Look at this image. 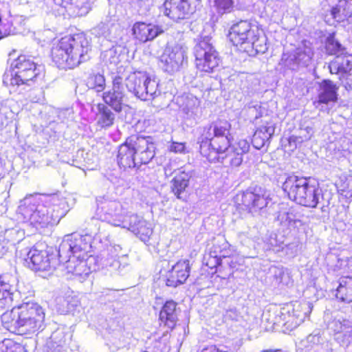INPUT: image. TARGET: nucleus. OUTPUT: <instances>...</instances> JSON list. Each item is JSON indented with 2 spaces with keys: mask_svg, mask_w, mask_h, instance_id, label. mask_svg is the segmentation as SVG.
<instances>
[{
  "mask_svg": "<svg viewBox=\"0 0 352 352\" xmlns=\"http://www.w3.org/2000/svg\"><path fill=\"white\" fill-rule=\"evenodd\" d=\"M65 199L58 195H30L21 201L19 215L36 229L56 224L68 212Z\"/></svg>",
  "mask_w": 352,
  "mask_h": 352,
  "instance_id": "f257e3e1",
  "label": "nucleus"
},
{
  "mask_svg": "<svg viewBox=\"0 0 352 352\" xmlns=\"http://www.w3.org/2000/svg\"><path fill=\"white\" fill-rule=\"evenodd\" d=\"M93 237L91 234L78 232L64 236L58 248V257L67 273L82 278L87 277L97 267L90 265L96 258L88 254L92 250Z\"/></svg>",
  "mask_w": 352,
  "mask_h": 352,
  "instance_id": "f03ea898",
  "label": "nucleus"
},
{
  "mask_svg": "<svg viewBox=\"0 0 352 352\" xmlns=\"http://www.w3.org/2000/svg\"><path fill=\"white\" fill-rule=\"evenodd\" d=\"M282 188L290 200L307 208L328 206L332 199L331 192L323 191L318 182L311 177L288 175L283 183Z\"/></svg>",
  "mask_w": 352,
  "mask_h": 352,
  "instance_id": "7ed1b4c3",
  "label": "nucleus"
},
{
  "mask_svg": "<svg viewBox=\"0 0 352 352\" xmlns=\"http://www.w3.org/2000/svg\"><path fill=\"white\" fill-rule=\"evenodd\" d=\"M45 316L41 306L28 302L3 312L1 321L10 331L21 335L34 333L43 329Z\"/></svg>",
  "mask_w": 352,
  "mask_h": 352,
  "instance_id": "20e7f679",
  "label": "nucleus"
},
{
  "mask_svg": "<svg viewBox=\"0 0 352 352\" xmlns=\"http://www.w3.org/2000/svg\"><path fill=\"white\" fill-rule=\"evenodd\" d=\"M90 50L89 41L85 34L65 36L53 46L52 60L60 69H73L87 60Z\"/></svg>",
  "mask_w": 352,
  "mask_h": 352,
  "instance_id": "39448f33",
  "label": "nucleus"
},
{
  "mask_svg": "<svg viewBox=\"0 0 352 352\" xmlns=\"http://www.w3.org/2000/svg\"><path fill=\"white\" fill-rule=\"evenodd\" d=\"M155 146L151 136L131 135L119 146L118 163L123 168H139L155 156Z\"/></svg>",
  "mask_w": 352,
  "mask_h": 352,
  "instance_id": "423d86ee",
  "label": "nucleus"
},
{
  "mask_svg": "<svg viewBox=\"0 0 352 352\" xmlns=\"http://www.w3.org/2000/svg\"><path fill=\"white\" fill-rule=\"evenodd\" d=\"M230 129V124L226 120H218L205 128L200 144L201 155L209 161L215 162L219 161L218 155L229 152L231 145Z\"/></svg>",
  "mask_w": 352,
  "mask_h": 352,
  "instance_id": "0eeeda50",
  "label": "nucleus"
},
{
  "mask_svg": "<svg viewBox=\"0 0 352 352\" xmlns=\"http://www.w3.org/2000/svg\"><path fill=\"white\" fill-rule=\"evenodd\" d=\"M128 90L142 100H151L160 94L159 82L146 72H135L125 78Z\"/></svg>",
  "mask_w": 352,
  "mask_h": 352,
  "instance_id": "6e6552de",
  "label": "nucleus"
},
{
  "mask_svg": "<svg viewBox=\"0 0 352 352\" xmlns=\"http://www.w3.org/2000/svg\"><path fill=\"white\" fill-rule=\"evenodd\" d=\"M313 305L310 302H295L285 305L278 309L274 323H282L287 329L292 330L299 326L311 314Z\"/></svg>",
  "mask_w": 352,
  "mask_h": 352,
  "instance_id": "1a4fd4ad",
  "label": "nucleus"
},
{
  "mask_svg": "<svg viewBox=\"0 0 352 352\" xmlns=\"http://www.w3.org/2000/svg\"><path fill=\"white\" fill-rule=\"evenodd\" d=\"M212 37L201 35L197 38L194 47L195 65L198 69L205 72H212L220 63L219 53L211 42Z\"/></svg>",
  "mask_w": 352,
  "mask_h": 352,
  "instance_id": "9d476101",
  "label": "nucleus"
},
{
  "mask_svg": "<svg viewBox=\"0 0 352 352\" xmlns=\"http://www.w3.org/2000/svg\"><path fill=\"white\" fill-rule=\"evenodd\" d=\"M230 250L228 243L223 239H214L203 258V263L210 269L216 268L223 263L229 265L232 274L236 272L241 265L235 258L230 257Z\"/></svg>",
  "mask_w": 352,
  "mask_h": 352,
  "instance_id": "9b49d317",
  "label": "nucleus"
},
{
  "mask_svg": "<svg viewBox=\"0 0 352 352\" xmlns=\"http://www.w3.org/2000/svg\"><path fill=\"white\" fill-rule=\"evenodd\" d=\"M12 68L10 83L13 85L28 84L37 76L41 66L35 61V58L21 54L11 64Z\"/></svg>",
  "mask_w": 352,
  "mask_h": 352,
  "instance_id": "f8f14e48",
  "label": "nucleus"
},
{
  "mask_svg": "<svg viewBox=\"0 0 352 352\" xmlns=\"http://www.w3.org/2000/svg\"><path fill=\"white\" fill-rule=\"evenodd\" d=\"M132 214L119 201L104 200L98 204L96 212L97 218L102 221L117 227L124 228L127 223L128 216Z\"/></svg>",
  "mask_w": 352,
  "mask_h": 352,
  "instance_id": "ddd939ff",
  "label": "nucleus"
},
{
  "mask_svg": "<svg viewBox=\"0 0 352 352\" xmlns=\"http://www.w3.org/2000/svg\"><path fill=\"white\" fill-rule=\"evenodd\" d=\"M186 61V47L179 43L168 45L160 56V67L164 72L174 74L182 68Z\"/></svg>",
  "mask_w": 352,
  "mask_h": 352,
  "instance_id": "4468645a",
  "label": "nucleus"
},
{
  "mask_svg": "<svg viewBox=\"0 0 352 352\" xmlns=\"http://www.w3.org/2000/svg\"><path fill=\"white\" fill-rule=\"evenodd\" d=\"M201 0H165L161 12L170 19L177 21L188 18Z\"/></svg>",
  "mask_w": 352,
  "mask_h": 352,
  "instance_id": "2eb2a0df",
  "label": "nucleus"
},
{
  "mask_svg": "<svg viewBox=\"0 0 352 352\" xmlns=\"http://www.w3.org/2000/svg\"><path fill=\"white\" fill-rule=\"evenodd\" d=\"M28 266L35 271L50 272L56 269L59 264L60 258L54 254H50L47 250H39L32 248L27 254L25 258Z\"/></svg>",
  "mask_w": 352,
  "mask_h": 352,
  "instance_id": "dca6fc26",
  "label": "nucleus"
},
{
  "mask_svg": "<svg viewBox=\"0 0 352 352\" xmlns=\"http://www.w3.org/2000/svg\"><path fill=\"white\" fill-rule=\"evenodd\" d=\"M54 12L58 15L72 17L83 16L91 9V0H53Z\"/></svg>",
  "mask_w": 352,
  "mask_h": 352,
  "instance_id": "f3484780",
  "label": "nucleus"
},
{
  "mask_svg": "<svg viewBox=\"0 0 352 352\" xmlns=\"http://www.w3.org/2000/svg\"><path fill=\"white\" fill-rule=\"evenodd\" d=\"M123 82L122 76L119 75L114 76L111 89L102 93V100L104 104L111 107L117 113L121 112L124 107L126 106V96Z\"/></svg>",
  "mask_w": 352,
  "mask_h": 352,
  "instance_id": "a211bd4d",
  "label": "nucleus"
},
{
  "mask_svg": "<svg viewBox=\"0 0 352 352\" xmlns=\"http://www.w3.org/2000/svg\"><path fill=\"white\" fill-rule=\"evenodd\" d=\"M121 251L122 248L119 245H109L107 250L101 252L96 261L99 262L102 267L120 272L127 264L126 256L121 254Z\"/></svg>",
  "mask_w": 352,
  "mask_h": 352,
  "instance_id": "6ab92c4d",
  "label": "nucleus"
},
{
  "mask_svg": "<svg viewBox=\"0 0 352 352\" xmlns=\"http://www.w3.org/2000/svg\"><path fill=\"white\" fill-rule=\"evenodd\" d=\"M271 200L270 192L257 185L252 186L243 192V204L252 212H258L267 207Z\"/></svg>",
  "mask_w": 352,
  "mask_h": 352,
  "instance_id": "aec40b11",
  "label": "nucleus"
},
{
  "mask_svg": "<svg viewBox=\"0 0 352 352\" xmlns=\"http://www.w3.org/2000/svg\"><path fill=\"white\" fill-rule=\"evenodd\" d=\"M190 269L189 260L183 259L177 261L167 272L166 285L176 287L184 284L190 276Z\"/></svg>",
  "mask_w": 352,
  "mask_h": 352,
  "instance_id": "412c9836",
  "label": "nucleus"
},
{
  "mask_svg": "<svg viewBox=\"0 0 352 352\" xmlns=\"http://www.w3.org/2000/svg\"><path fill=\"white\" fill-rule=\"evenodd\" d=\"M129 221L125 223L124 228L132 232L144 243L148 241L153 234V228L151 225L142 217L132 213L128 216Z\"/></svg>",
  "mask_w": 352,
  "mask_h": 352,
  "instance_id": "4be33fe9",
  "label": "nucleus"
},
{
  "mask_svg": "<svg viewBox=\"0 0 352 352\" xmlns=\"http://www.w3.org/2000/svg\"><path fill=\"white\" fill-rule=\"evenodd\" d=\"M132 30L135 39L142 43L152 41L164 32L161 26L143 22L135 23Z\"/></svg>",
  "mask_w": 352,
  "mask_h": 352,
  "instance_id": "5701e85b",
  "label": "nucleus"
},
{
  "mask_svg": "<svg viewBox=\"0 0 352 352\" xmlns=\"http://www.w3.org/2000/svg\"><path fill=\"white\" fill-rule=\"evenodd\" d=\"M339 87L330 80H323L318 85V101L315 104H334L338 100Z\"/></svg>",
  "mask_w": 352,
  "mask_h": 352,
  "instance_id": "b1692460",
  "label": "nucleus"
},
{
  "mask_svg": "<svg viewBox=\"0 0 352 352\" xmlns=\"http://www.w3.org/2000/svg\"><path fill=\"white\" fill-rule=\"evenodd\" d=\"M95 120L96 124L100 129H108L113 125L116 115L111 109L103 103H99L96 107Z\"/></svg>",
  "mask_w": 352,
  "mask_h": 352,
  "instance_id": "393cba45",
  "label": "nucleus"
},
{
  "mask_svg": "<svg viewBox=\"0 0 352 352\" xmlns=\"http://www.w3.org/2000/svg\"><path fill=\"white\" fill-rule=\"evenodd\" d=\"M12 286L7 276H0V311L12 306Z\"/></svg>",
  "mask_w": 352,
  "mask_h": 352,
  "instance_id": "a878e982",
  "label": "nucleus"
},
{
  "mask_svg": "<svg viewBox=\"0 0 352 352\" xmlns=\"http://www.w3.org/2000/svg\"><path fill=\"white\" fill-rule=\"evenodd\" d=\"M176 307L173 300L166 301L160 313V321L170 329H173L177 322Z\"/></svg>",
  "mask_w": 352,
  "mask_h": 352,
  "instance_id": "bb28decb",
  "label": "nucleus"
},
{
  "mask_svg": "<svg viewBox=\"0 0 352 352\" xmlns=\"http://www.w3.org/2000/svg\"><path fill=\"white\" fill-rule=\"evenodd\" d=\"M191 176L189 172L179 170L178 173L172 179L171 190L177 198H181L182 193L184 192L189 186Z\"/></svg>",
  "mask_w": 352,
  "mask_h": 352,
  "instance_id": "cd10ccee",
  "label": "nucleus"
},
{
  "mask_svg": "<svg viewBox=\"0 0 352 352\" xmlns=\"http://www.w3.org/2000/svg\"><path fill=\"white\" fill-rule=\"evenodd\" d=\"M331 15L337 22L344 21L352 16V3L346 0H340L331 10Z\"/></svg>",
  "mask_w": 352,
  "mask_h": 352,
  "instance_id": "c85d7f7f",
  "label": "nucleus"
},
{
  "mask_svg": "<svg viewBox=\"0 0 352 352\" xmlns=\"http://www.w3.org/2000/svg\"><path fill=\"white\" fill-rule=\"evenodd\" d=\"M274 131L275 128L272 125L262 126L256 129L252 139L253 146L257 149L263 148Z\"/></svg>",
  "mask_w": 352,
  "mask_h": 352,
  "instance_id": "c756f323",
  "label": "nucleus"
},
{
  "mask_svg": "<svg viewBox=\"0 0 352 352\" xmlns=\"http://www.w3.org/2000/svg\"><path fill=\"white\" fill-rule=\"evenodd\" d=\"M245 35L246 41L243 38V44L250 43L256 54H264L267 50V38L264 35L257 36L251 30L247 31Z\"/></svg>",
  "mask_w": 352,
  "mask_h": 352,
  "instance_id": "7c9ffc66",
  "label": "nucleus"
},
{
  "mask_svg": "<svg viewBox=\"0 0 352 352\" xmlns=\"http://www.w3.org/2000/svg\"><path fill=\"white\" fill-rule=\"evenodd\" d=\"M314 52L310 43L303 42L302 45L298 47L294 53V58L298 66H308L312 59Z\"/></svg>",
  "mask_w": 352,
  "mask_h": 352,
  "instance_id": "2f4dec72",
  "label": "nucleus"
},
{
  "mask_svg": "<svg viewBox=\"0 0 352 352\" xmlns=\"http://www.w3.org/2000/svg\"><path fill=\"white\" fill-rule=\"evenodd\" d=\"M336 297L343 302H352V277L345 276L340 279Z\"/></svg>",
  "mask_w": 352,
  "mask_h": 352,
  "instance_id": "473e14b6",
  "label": "nucleus"
},
{
  "mask_svg": "<svg viewBox=\"0 0 352 352\" xmlns=\"http://www.w3.org/2000/svg\"><path fill=\"white\" fill-rule=\"evenodd\" d=\"M336 186L341 199L346 202L352 200V175L340 177Z\"/></svg>",
  "mask_w": 352,
  "mask_h": 352,
  "instance_id": "72a5a7b5",
  "label": "nucleus"
},
{
  "mask_svg": "<svg viewBox=\"0 0 352 352\" xmlns=\"http://www.w3.org/2000/svg\"><path fill=\"white\" fill-rule=\"evenodd\" d=\"M58 311L65 314L74 310L78 306L79 300L76 296L68 295L65 297H58L56 299Z\"/></svg>",
  "mask_w": 352,
  "mask_h": 352,
  "instance_id": "f704fd0d",
  "label": "nucleus"
},
{
  "mask_svg": "<svg viewBox=\"0 0 352 352\" xmlns=\"http://www.w3.org/2000/svg\"><path fill=\"white\" fill-rule=\"evenodd\" d=\"M199 103L197 98L193 96H186L182 111L188 118H191L197 113Z\"/></svg>",
  "mask_w": 352,
  "mask_h": 352,
  "instance_id": "c9c22d12",
  "label": "nucleus"
},
{
  "mask_svg": "<svg viewBox=\"0 0 352 352\" xmlns=\"http://www.w3.org/2000/svg\"><path fill=\"white\" fill-rule=\"evenodd\" d=\"M9 5L4 1H0V39L12 34V25L8 23H2V19L6 14H9Z\"/></svg>",
  "mask_w": 352,
  "mask_h": 352,
  "instance_id": "e433bc0d",
  "label": "nucleus"
},
{
  "mask_svg": "<svg viewBox=\"0 0 352 352\" xmlns=\"http://www.w3.org/2000/svg\"><path fill=\"white\" fill-rule=\"evenodd\" d=\"M228 38L236 50H240L242 46V27L240 22L232 25L229 30Z\"/></svg>",
  "mask_w": 352,
  "mask_h": 352,
  "instance_id": "4c0bfd02",
  "label": "nucleus"
},
{
  "mask_svg": "<svg viewBox=\"0 0 352 352\" xmlns=\"http://www.w3.org/2000/svg\"><path fill=\"white\" fill-rule=\"evenodd\" d=\"M350 327V322L345 319H333L328 324V329L336 336V339L339 341L340 333Z\"/></svg>",
  "mask_w": 352,
  "mask_h": 352,
  "instance_id": "58836bf2",
  "label": "nucleus"
},
{
  "mask_svg": "<svg viewBox=\"0 0 352 352\" xmlns=\"http://www.w3.org/2000/svg\"><path fill=\"white\" fill-rule=\"evenodd\" d=\"M271 274H274L275 276H282L281 278L280 279V280H279L280 286H289L292 285L293 283V279L291 272L287 269L276 266H272Z\"/></svg>",
  "mask_w": 352,
  "mask_h": 352,
  "instance_id": "ea45409f",
  "label": "nucleus"
},
{
  "mask_svg": "<svg viewBox=\"0 0 352 352\" xmlns=\"http://www.w3.org/2000/svg\"><path fill=\"white\" fill-rule=\"evenodd\" d=\"M65 329L64 327H58L52 333L48 341L49 346L55 349L62 346L65 342Z\"/></svg>",
  "mask_w": 352,
  "mask_h": 352,
  "instance_id": "a19ab883",
  "label": "nucleus"
},
{
  "mask_svg": "<svg viewBox=\"0 0 352 352\" xmlns=\"http://www.w3.org/2000/svg\"><path fill=\"white\" fill-rule=\"evenodd\" d=\"M87 84L90 89H94L96 92H102L106 86L105 78L100 74H93L89 76Z\"/></svg>",
  "mask_w": 352,
  "mask_h": 352,
  "instance_id": "79ce46f5",
  "label": "nucleus"
},
{
  "mask_svg": "<svg viewBox=\"0 0 352 352\" xmlns=\"http://www.w3.org/2000/svg\"><path fill=\"white\" fill-rule=\"evenodd\" d=\"M313 133V129L310 126H307L305 129H300L298 135H292L289 138V143L290 144H294L297 146L303 142L310 140Z\"/></svg>",
  "mask_w": 352,
  "mask_h": 352,
  "instance_id": "37998d69",
  "label": "nucleus"
},
{
  "mask_svg": "<svg viewBox=\"0 0 352 352\" xmlns=\"http://www.w3.org/2000/svg\"><path fill=\"white\" fill-rule=\"evenodd\" d=\"M327 51L331 54L340 56L344 54V49L342 45L335 39L333 36H330L327 38L326 41Z\"/></svg>",
  "mask_w": 352,
  "mask_h": 352,
  "instance_id": "c03bdc74",
  "label": "nucleus"
},
{
  "mask_svg": "<svg viewBox=\"0 0 352 352\" xmlns=\"http://www.w3.org/2000/svg\"><path fill=\"white\" fill-rule=\"evenodd\" d=\"M277 220L285 227L294 226L296 215L290 211H280L277 216Z\"/></svg>",
  "mask_w": 352,
  "mask_h": 352,
  "instance_id": "a18cd8bd",
  "label": "nucleus"
},
{
  "mask_svg": "<svg viewBox=\"0 0 352 352\" xmlns=\"http://www.w3.org/2000/svg\"><path fill=\"white\" fill-rule=\"evenodd\" d=\"M25 232L23 230L16 228L6 230L5 232V237L8 241L14 245L23 239Z\"/></svg>",
  "mask_w": 352,
  "mask_h": 352,
  "instance_id": "49530a36",
  "label": "nucleus"
},
{
  "mask_svg": "<svg viewBox=\"0 0 352 352\" xmlns=\"http://www.w3.org/2000/svg\"><path fill=\"white\" fill-rule=\"evenodd\" d=\"M246 324L243 325V328L245 327L246 330H249L252 333L248 336V338L250 340L252 339V337H256V331L258 329V318L253 315H247V318L245 319Z\"/></svg>",
  "mask_w": 352,
  "mask_h": 352,
  "instance_id": "de8ad7c7",
  "label": "nucleus"
},
{
  "mask_svg": "<svg viewBox=\"0 0 352 352\" xmlns=\"http://www.w3.org/2000/svg\"><path fill=\"white\" fill-rule=\"evenodd\" d=\"M285 248L283 242L278 240L276 234L271 235L267 241V249L278 252Z\"/></svg>",
  "mask_w": 352,
  "mask_h": 352,
  "instance_id": "09e8293b",
  "label": "nucleus"
},
{
  "mask_svg": "<svg viewBox=\"0 0 352 352\" xmlns=\"http://www.w3.org/2000/svg\"><path fill=\"white\" fill-rule=\"evenodd\" d=\"M338 57L340 61L341 68L344 70V74L352 73V55L338 56Z\"/></svg>",
  "mask_w": 352,
  "mask_h": 352,
  "instance_id": "8fccbe9b",
  "label": "nucleus"
},
{
  "mask_svg": "<svg viewBox=\"0 0 352 352\" xmlns=\"http://www.w3.org/2000/svg\"><path fill=\"white\" fill-rule=\"evenodd\" d=\"M280 64L293 70L296 69L298 67V64L295 60V58H294V54H289L287 53H283L280 60Z\"/></svg>",
  "mask_w": 352,
  "mask_h": 352,
  "instance_id": "3c124183",
  "label": "nucleus"
},
{
  "mask_svg": "<svg viewBox=\"0 0 352 352\" xmlns=\"http://www.w3.org/2000/svg\"><path fill=\"white\" fill-rule=\"evenodd\" d=\"M214 3L218 12L221 14L230 12L233 4L232 0H215Z\"/></svg>",
  "mask_w": 352,
  "mask_h": 352,
  "instance_id": "603ef678",
  "label": "nucleus"
},
{
  "mask_svg": "<svg viewBox=\"0 0 352 352\" xmlns=\"http://www.w3.org/2000/svg\"><path fill=\"white\" fill-rule=\"evenodd\" d=\"M168 150L171 152L179 154L188 153V148L184 142H177L173 141L168 146Z\"/></svg>",
  "mask_w": 352,
  "mask_h": 352,
  "instance_id": "864d4df0",
  "label": "nucleus"
},
{
  "mask_svg": "<svg viewBox=\"0 0 352 352\" xmlns=\"http://www.w3.org/2000/svg\"><path fill=\"white\" fill-rule=\"evenodd\" d=\"M278 311V309H276L274 310H267L266 311H265L263 314V316H262V320L263 321H265L267 322V323H269L270 324H272V325H274V324H280L281 323H274L272 322V320H274L276 319V318L277 317V314L276 312Z\"/></svg>",
  "mask_w": 352,
  "mask_h": 352,
  "instance_id": "5fc2aeb1",
  "label": "nucleus"
},
{
  "mask_svg": "<svg viewBox=\"0 0 352 352\" xmlns=\"http://www.w3.org/2000/svg\"><path fill=\"white\" fill-rule=\"evenodd\" d=\"M329 71L331 74H342V76H344V70L341 68V64L340 59L338 56L334 60L331 61L329 65Z\"/></svg>",
  "mask_w": 352,
  "mask_h": 352,
  "instance_id": "6e6d98bb",
  "label": "nucleus"
},
{
  "mask_svg": "<svg viewBox=\"0 0 352 352\" xmlns=\"http://www.w3.org/2000/svg\"><path fill=\"white\" fill-rule=\"evenodd\" d=\"M282 276H275L274 274H271V267L269 268V271L267 272V275L266 277V281L270 283L272 286L274 287H279L280 283L279 280L281 278Z\"/></svg>",
  "mask_w": 352,
  "mask_h": 352,
  "instance_id": "4d7b16f0",
  "label": "nucleus"
},
{
  "mask_svg": "<svg viewBox=\"0 0 352 352\" xmlns=\"http://www.w3.org/2000/svg\"><path fill=\"white\" fill-rule=\"evenodd\" d=\"M233 152L236 155L231 159V164L234 166H239L242 164V148H235Z\"/></svg>",
  "mask_w": 352,
  "mask_h": 352,
  "instance_id": "13d9d810",
  "label": "nucleus"
},
{
  "mask_svg": "<svg viewBox=\"0 0 352 352\" xmlns=\"http://www.w3.org/2000/svg\"><path fill=\"white\" fill-rule=\"evenodd\" d=\"M342 79L345 81L346 88L352 89V73L344 74V76L342 77Z\"/></svg>",
  "mask_w": 352,
  "mask_h": 352,
  "instance_id": "bf43d9fd",
  "label": "nucleus"
},
{
  "mask_svg": "<svg viewBox=\"0 0 352 352\" xmlns=\"http://www.w3.org/2000/svg\"><path fill=\"white\" fill-rule=\"evenodd\" d=\"M164 173H165V175L168 177V176H170L173 173V168L171 167V165L170 164H167L165 167H164Z\"/></svg>",
  "mask_w": 352,
  "mask_h": 352,
  "instance_id": "052dcab7",
  "label": "nucleus"
},
{
  "mask_svg": "<svg viewBox=\"0 0 352 352\" xmlns=\"http://www.w3.org/2000/svg\"><path fill=\"white\" fill-rule=\"evenodd\" d=\"M68 163L70 164L72 166L81 168V165H82L81 163L76 160H72V162L71 163L69 162H68Z\"/></svg>",
  "mask_w": 352,
  "mask_h": 352,
  "instance_id": "680f3d73",
  "label": "nucleus"
},
{
  "mask_svg": "<svg viewBox=\"0 0 352 352\" xmlns=\"http://www.w3.org/2000/svg\"><path fill=\"white\" fill-rule=\"evenodd\" d=\"M113 52L112 50H109L106 52L107 55L111 56L113 54Z\"/></svg>",
  "mask_w": 352,
  "mask_h": 352,
  "instance_id": "e2e57ef3",
  "label": "nucleus"
},
{
  "mask_svg": "<svg viewBox=\"0 0 352 352\" xmlns=\"http://www.w3.org/2000/svg\"><path fill=\"white\" fill-rule=\"evenodd\" d=\"M83 153V151H78L77 153H76V155L78 156L79 155H82Z\"/></svg>",
  "mask_w": 352,
  "mask_h": 352,
  "instance_id": "0e129e2a",
  "label": "nucleus"
},
{
  "mask_svg": "<svg viewBox=\"0 0 352 352\" xmlns=\"http://www.w3.org/2000/svg\"><path fill=\"white\" fill-rule=\"evenodd\" d=\"M350 336L352 338V330L350 332Z\"/></svg>",
  "mask_w": 352,
  "mask_h": 352,
  "instance_id": "69168bd1",
  "label": "nucleus"
},
{
  "mask_svg": "<svg viewBox=\"0 0 352 352\" xmlns=\"http://www.w3.org/2000/svg\"><path fill=\"white\" fill-rule=\"evenodd\" d=\"M101 25H104V23H101L100 25H99V27L101 26Z\"/></svg>",
  "mask_w": 352,
  "mask_h": 352,
  "instance_id": "338daca9",
  "label": "nucleus"
},
{
  "mask_svg": "<svg viewBox=\"0 0 352 352\" xmlns=\"http://www.w3.org/2000/svg\"><path fill=\"white\" fill-rule=\"evenodd\" d=\"M351 28V32H352V24H351V28Z\"/></svg>",
  "mask_w": 352,
  "mask_h": 352,
  "instance_id": "774afa93",
  "label": "nucleus"
}]
</instances>
